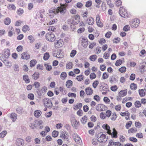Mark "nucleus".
<instances>
[{"instance_id": "15", "label": "nucleus", "mask_w": 146, "mask_h": 146, "mask_svg": "<svg viewBox=\"0 0 146 146\" xmlns=\"http://www.w3.org/2000/svg\"><path fill=\"white\" fill-rule=\"evenodd\" d=\"M82 45L84 48H86L88 45V40L84 38H82Z\"/></svg>"}, {"instance_id": "55", "label": "nucleus", "mask_w": 146, "mask_h": 146, "mask_svg": "<svg viewBox=\"0 0 146 146\" xmlns=\"http://www.w3.org/2000/svg\"><path fill=\"white\" fill-rule=\"evenodd\" d=\"M7 134V132L6 131H3L1 133H0V138H3Z\"/></svg>"}, {"instance_id": "24", "label": "nucleus", "mask_w": 146, "mask_h": 146, "mask_svg": "<svg viewBox=\"0 0 146 146\" xmlns=\"http://www.w3.org/2000/svg\"><path fill=\"white\" fill-rule=\"evenodd\" d=\"M61 137L62 139L68 140V135L66 132H62V133Z\"/></svg>"}, {"instance_id": "42", "label": "nucleus", "mask_w": 146, "mask_h": 146, "mask_svg": "<svg viewBox=\"0 0 146 146\" xmlns=\"http://www.w3.org/2000/svg\"><path fill=\"white\" fill-rule=\"evenodd\" d=\"M36 63V61L35 60H31L30 62V66L31 67H34Z\"/></svg>"}, {"instance_id": "60", "label": "nucleus", "mask_w": 146, "mask_h": 146, "mask_svg": "<svg viewBox=\"0 0 146 146\" xmlns=\"http://www.w3.org/2000/svg\"><path fill=\"white\" fill-rule=\"evenodd\" d=\"M122 63V60H119L116 61L115 64V65L116 66H118L121 65Z\"/></svg>"}, {"instance_id": "63", "label": "nucleus", "mask_w": 146, "mask_h": 146, "mask_svg": "<svg viewBox=\"0 0 146 146\" xmlns=\"http://www.w3.org/2000/svg\"><path fill=\"white\" fill-rule=\"evenodd\" d=\"M106 42V40L104 38H101L99 40V42L101 44L105 43Z\"/></svg>"}, {"instance_id": "20", "label": "nucleus", "mask_w": 146, "mask_h": 146, "mask_svg": "<svg viewBox=\"0 0 146 146\" xmlns=\"http://www.w3.org/2000/svg\"><path fill=\"white\" fill-rule=\"evenodd\" d=\"M87 23L90 25H92L94 23V20L93 18L89 17L86 20Z\"/></svg>"}, {"instance_id": "48", "label": "nucleus", "mask_w": 146, "mask_h": 146, "mask_svg": "<svg viewBox=\"0 0 146 146\" xmlns=\"http://www.w3.org/2000/svg\"><path fill=\"white\" fill-rule=\"evenodd\" d=\"M97 58V56L96 55H93L91 56L90 57V59L91 60L94 61H95Z\"/></svg>"}, {"instance_id": "62", "label": "nucleus", "mask_w": 146, "mask_h": 146, "mask_svg": "<svg viewBox=\"0 0 146 146\" xmlns=\"http://www.w3.org/2000/svg\"><path fill=\"white\" fill-rule=\"evenodd\" d=\"M99 84V82L97 80L94 81L92 84L94 88H96Z\"/></svg>"}, {"instance_id": "23", "label": "nucleus", "mask_w": 146, "mask_h": 146, "mask_svg": "<svg viewBox=\"0 0 146 146\" xmlns=\"http://www.w3.org/2000/svg\"><path fill=\"white\" fill-rule=\"evenodd\" d=\"M41 113L42 112L38 110L35 111L34 113V115L37 118L39 117L41 115Z\"/></svg>"}, {"instance_id": "33", "label": "nucleus", "mask_w": 146, "mask_h": 146, "mask_svg": "<svg viewBox=\"0 0 146 146\" xmlns=\"http://www.w3.org/2000/svg\"><path fill=\"white\" fill-rule=\"evenodd\" d=\"M95 52L97 54H99L101 52V48L100 46L97 47L95 50Z\"/></svg>"}, {"instance_id": "8", "label": "nucleus", "mask_w": 146, "mask_h": 146, "mask_svg": "<svg viewBox=\"0 0 146 146\" xmlns=\"http://www.w3.org/2000/svg\"><path fill=\"white\" fill-rule=\"evenodd\" d=\"M54 56H56L58 58H62L63 57L64 55L61 50L59 49L56 51L53 52Z\"/></svg>"}, {"instance_id": "13", "label": "nucleus", "mask_w": 146, "mask_h": 146, "mask_svg": "<svg viewBox=\"0 0 146 146\" xmlns=\"http://www.w3.org/2000/svg\"><path fill=\"white\" fill-rule=\"evenodd\" d=\"M63 44V42L61 40H59L54 42V45L55 47H60L62 46Z\"/></svg>"}, {"instance_id": "6", "label": "nucleus", "mask_w": 146, "mask_h": 146, "mask_svg": "<svg viewBox=\"0 0 146 146\" xmlns=\"http://www.w3.org/2000/svg\"><path fill=\"white\" fill-rule=\"evenodd\" d=\"M42 102L44 106L48 108H51L52 106V102L49 99L45 98L43 100Z\"/></svg>"}, {"instance_id": "2", "label": "nucleus", "mask_w": 146, "mask_h": 146, "mask_svg": "<svg viewBox=\"0 0 146 146\" xmlns=\"http://www.w3.org/2000/svg\"><path fill=\"white\" fill-rule=\"evenodd\" d=\"M102 127L104 129L106 130L107 131V133L109 135H111L112 137L115 138L117 137V133L114 128L113 129V131L111 133L110 130V127L107 124H103L102 126Z\"/></svg>"}, {"instance_id": "61", "label": "nucleus", "mask_w": 146, "mask_h": 146, "mask_svg": "<svg viewBox=\"0 0 146 146\" xmlns=\"http://www.w3.org/2000/svg\"><path fill=\"white\" fill-rule=\"evenodd\" d=\"M92 4V1H88L86 2L85 6L86 7H89L91 6Z\"/></svg>"}, {"instance_id": "22", "label": "nucleus", "mask_w": 146, "mask_h": 146, "mask_svg": "<svg viewBox=\"0 0 146 146\" xmlns=\"http://www.w3.org/2000/svg\"><path fill=\"white\" fill-rule=\"evenodd\" d=\"M127 91L125 90H121L119 92V96L121 97H123L127 94Z\"/></svg>"}, {"instance_id": "26", "label": "nucleus", "mask_w": 146, "mask_h": 146, "mask_svg": "<svg viewBox=\"0 0 146 146\" xmlns=\"http://www.w3.org/2000/svg\"><path fill=\"white\" fill-rule=\"evenodd\" d=\"M13 68L14 71L16 72H18L19 70V66L17 64H14Z\"/></svg>"}, {"instance_id": "49", "label": "nucleus", "mask_w": 146, "mask_h": 146, "mask_svg": "<svg viewBox=\"0 0 146 146\" xmlns=\"http://www.w3.org/2000/svg\"><path fill=\"white\" fill-rule=\"evenodd\" d=\"M130 88L131 90H135L137 88V86L135 84L132 83L130 85Z\"/></svg>"}, {"instance_id": "38", "label": "nucleus", "mask_w": 146, "mask_h": 146, "mask_svg": "<svg viewBox=\"0 0 146 146\" xmlns=\"http://www.w3.org/2000/svg\"><path fill=\"white\" fill-rule=\"evenodd\" d=\"M28 98L31 100H34V95L33 94L30 93L28 94Z\"/></svg>"}, {"instance_id": "17", "label": "nucleus", "mask_w": 146, "mask_h": 146, "mask_svg": "<svg viewBox=\"0 0 146 146\" xmlns=\"http://www.w3.org/2000/svg\"><path fill=\"white\" fill-rule=\"evenodd\" d=\"M105 106L102 104H100L96 106V109L98 111H103L104 110Z\"/></svg>"}, {"instance_id": "56", "label": "nucleus", "mask_w": 146, "mask_h": 146, "mask_svg": "<svg viewBox=\"0 0 146 146\" xmlns=\"http://www.w3.org/2000/svg\"><path fill=\"white\" fill-rule=\"evenodd\" d=\"M120 114L122 116H126V115H129V113L128 111H126L124 113L121 112Z\"/></svg>"}, {"instance_id": "58", "label": "nucleus", "mask_w": 146, "mask_h": 146, "mask_svg": "<svg viewBox=\"0 0 146 146\" xmlns=\"http://www.w3.org/2000/svg\"><path fill=\"white\" fill-rule=\"evenodd\" d=\"M132 124L131 121H129L125 125V127L127 129H128L131 126Z\"/></svg>"}, {"instance_id": "7", "label": "nucleus", "mask_w": 146, "mask_h": 146, "mask_svg": "<svg viewBox=\"0 0 146 146\" xmlns=\"http://www.w3.org/2000/svg\"><path fill=\"white\" fill-rule=\"evenodd\" d=\"M119 13L120 15L122 17L126 18L128 17V14L127 11L122 7L119 9Z\"/></svg>"}, {"instance_id": "57", "label": "nucleus", "mask_w": 146, "mask_h": 146, "mask_svg": "<svg viewBox=\"0 0 146 146\" xmlns=\"http://www.w3.org/2000/svg\"><path fill=\"white\" fill-rule=\"evenodd\" d=\"M90 78L92 80L96 78V76L95 74L94 73H91L90 75Z\"/></svg>"}, {"instance_id": "40", "label": "nucleus", "mask_w": 146, "mask_h": 146, "mask_svg": "<svg viewBox=\"0 0 146 146\" xmlns=\"http://www.w3.org/2000/svg\"><path fill=\"white\" fill-rule=\"evenodd\" d=\"M72 82L71 80L67 81L66 83V86L68 88H69L70 86H72Z\"/></svg>"}, {"instance_id": "9", "label": "nucleus", "mask_w": 146, "mask_h": 146, "mask_svg": "<svg viewBox=\"0 0 146 146\" xmlns=\"http://www.w3.org/2000/svg\"><path fill=\"white\" fill-rule=\"evenodd\" d=\"M140 23V21L138 19H134L132 21L131 24V27L133 28H135L137 27Z\"/></svg>"}, {"instance_id": "35", "label": "nucleus", "mask_w": 146, "mask_h": 146, "mask_svg": "<svg viewBox=\"0 0 146 146\" xmlns=\"http://www.w3.org/2000/svg\"><path fill=\"white\" fill-rule=\"evenodd\" d=\"M140 71L142 73H143L146 71V66L142 65L140 68Z\"/></svg>"}, {"instance_id": "5", "label": "nucleus", "mask_w": 146, "mask_h": 146, "mask_svg": "<svg viewBox=\"0 0 146 146\" xmlns=\"http://www.w3.org/2000/svg\"><path fill=\"white\" fill-rule=\"evenodd\" d=\"M106 135L102 133H99L97 137V140L100 143H104L107 141Z\"/></svg>"}, {"instance_id": "29", "label": "nucleus", "mask_w": 146, "mask_h": 146, "mask_svg": "<svg viewBox=\"0 0 146 146\" xmlns=\"http://www.w3.org/2000/svg\"><path fill=\"white\" fill-rule=\"evenodd\" d=\"M7 8L10 10H15L16 7L14 5L12 4H9L7 6Z\"/></svg>"}, {"instance_id": "51", "label": "nucleus", "mask_w": 146, "mask_h": 146, "mask_svg": "<svg viewBox=\"0 0 146 146\" xmlns=\"http://www.w3.org/2000/svg\"><path fill=\"white\" fill-rule=\"evenodd\" d=\"M126 69V68L125 67L123 66L119 68V70L121 73H123L125 72Z\"/></svg>"}, {"instance_id": "47", "label": "nucleus", "mask_w": 146, "mask_h": 146, "mask_svg": "<svg viewBox=\"0 0 146 146\" xmlns=\"http://www.w3.org/2000/svg\"><path fill=\"white\" fill-rule=\"evenodd\" d=\"M48 31H51L53 32H55L56 31V29L54 27L50 26L48 27Z\"/></svg>"}, {"instance_id": "3", "label": "nucleus", "mask_w": 146, "mask_h": 146, "mask_svg": "<svg viewBox=\"0 0 146 146\" xmlns=\"http://www.w3.org/2000/svg\"><path fill=\"white\" fill-rule=\"evenodd\" d=\"M10 54V51L9 49L8 48L4 49L2 54H0V60L7 59L9 58Z\"/></svg>"}, {"instance_id": "4", "label": "nucleus", "mask_w": 146, "mask_h": 146, "mask_svg": "<svg viewBox=\"0 0 146 146\" xmlns=\"http://www.w3.org/2000/svg\"><path fill=\"white\" fill-rule=\"evenodd\" d=\"M45 38L46 40L50 42H53L56 39L55 35L50 32L47 33L46 34Z\"/></svg>"}, {"instance_id": "16", "label": "nucleus", "mask_w": 146, "mask_h": 146, "mask_svg": "<svg viewBox=\"0 0 146 146\" xmlns=\"http://www.w3.org/2000/svg\"><path fill=\"white\" fill-rule=\"evenodd\" d=\"M21 58L23 59L27 60L30 58V55L27 53L23 52L21 55Z\"/></svg>"}, {"instance_id": "41", "label": "nucleus", "mask_w": 146, "mask_h": 146, "mask_svg": "<svg viewBox=\"0 0 146 146\" xmlns=\"http://www.w3.org/2000/svg\"><path fill=\"white\" fill-rule=\"evenodd\" d=\"M117 116L115 113H113L111 117V119L112 121H115L117 118Z\"/></svg>"}, {"instance_id": "39", "label": "nucleus", "mask_w": 146, "mask_h": 146, "mask_svg": "<svg viewBox=\"0 0 146 146\" xmlns=\"http://www.w3.org/2000/svg\"><path fill=\"white\" fill-rule=\"evenodd\" d=\"M67 74L65 72H62L60 75V78L62 80H64L66 78Z\"/></svg>"}, {"instance_id": "27", "label": "nucleus", "mask_w": 146, "mask_h": 146, "mask_svg": "<svg viewBox=\"0 0 146 146\" xmlns=\"http://www.w3.org/2000/svg\"><path fill=\"white\" fill-rule=\"evenodd\" d=\"M23 79L26 83H29L30 82V80L28 78V76L26 75H24L23 77Z\"/></svg>"}, {"instance_id": "37", "label": "nucleus", "mask_w": 146, "mask_h": 146, "mask_svg": "<svg viewBox=\"0 0 146 146\" xmlns=\"http://www.w3.org/2000/svg\"><path fill=\"white\" fill-rule=\"evenodd\" d=\"M28 38L30 41L31 43H33L35 40L34 37L32 35H30L28 37Z\"/></svg>"}, {"instance_id": "34", "label": "nucleus", "mask_w": 146, "mask_h": 146, "mask_svg": "<svg viewBox=\"0 0 146 146\" xmlns=\"http://www.w3.org/2000/svg\"><path fill=\"white\" fill-rule=\"evenodd\" d=\"M29 28L27 25H24L23 28V31L24 32H26L27 31H29Z\"/></svg>"}, {"instance_id": "1", "label": "nucleus", "mask_w": 146, "mask_h": 146, "mask_svg": "<svg viewBox=\"0 0 146 146\" xmlns=\"http://www.w3.org/2000/svg\"><path fill=\"white\" fill-rule=\"evenodd\" d=\"M66 11V9L64 6H61L60 7H58L56 9H51L49 10V12L50 13V18H52L54 15L60 12V13L63 14Z\"/></svg>"}, {"instance_id": "44", "label": "nucleus", "mask_w": 146, "mask_h": 146, "mask_svg": "<svg viewBox=\"0 0 146 146\" xmlns=\"http://www.w3.org/2000/svg\"><path fill=\"white\" fill-rule=\"evenodd\" d=\"M82 106V104L81 103L78 104L74 106L75 108H74V109L76 110V109H80L81 108Z\"/></svg>"}, {"instance_id": "28", "label": "nucleus", "mask_w": 146, "mask_h": 146, "mask_svg": "<svg viewBox=\"0 0 146 146\" xmlns=\"http://www.w3.org/2000/svg\"><path fill=\"white\" fill-rule=\"evenodd\" d=\"M39 74L38 72H35L33 75V79L35 80H37L39 77Z\"/></svg>"}, {"instance_id": "52", "label": "nucleus", "mask_w": 146, "mask_h": 146, "mask_svg": "<svg viewBox=\"0 0 146 146\" xmlns=\"http://www.w3.org/2000/svg\"><path fill=\"white\" fill-rule=\"evenodd\" d=\"M135 106L137 108H139L141 106V104L139 101H136L135 103Z\"/></svg>"}, {"instance_id": "11", "label": "nucleus", "mask_w": 146, "mask_h": 146, "mask_svg": "<svg viewBox=\"0 0 146 146\" xmlns=\"http://www.w3.org/2000/svg\"><path fill=\"white\" fill-rule=\"evenodd\" d=\"M71 123L72 126L75 128H76L78 125L79 121H77L75 117H72L71 120Z\"/></svg>"}, {"instance_id": "25", "label": "nucleus", "mask_w": 146, "mask_h": 146, "mask_svg": "<svg viewBox=\"0 0 146 146\" xmlns=\"http://www.w3.org/2000/svg\"><path fill=\"white\" fill-rule=\"evenodd\" d=\"M9 30L8 35L9 36H11L13 35V32L14 31V29L12 26H9Z\"/></svg>"}, {"instance_id": "18", "label": "nucleus", "mask_w": 146, "mask_h": 146, "mask_svg": "<svg viewBox=\"0 0 146 146\" xmlns=\"http://www.w3.org/2000/svg\"><path fill=\"white\" fill-rule=\"evenodd\" d=\"M85 92L87 95H90L93 93V90L91 88L88 87L86 88Z\"/></svg>"}, {"instance_id": "19", "label": "nucleus", "mask_w": 146, "mask_h": 146, "mask_svg": "<svg viewBox=\"0 0 146 146\" xmlns=\"http://www.w3.org/2000/svg\"><path fill=\"white\" fill-rule=\"evenodd\" d=\"M24 144V141L21 139H18L17 140V145L19 146H23Z\"/></svg>"}, {"instance_id": "59", "label": "nucleus", "mask_w": 146, "mask_h": 146, "mask_svg": "<svg viewBox=\"0 0 146 146\" xmlns=\"http://www.w3.org/2000/svg\"><path fill=\"white\" fill-rule=\"evenodd\" d=\"M33 86H35V88H37L39 87L40 86V84L38 82H35L33 84Z\"/></svg>"}, {"instance_id": "43", "label": "nucleus", "mask_w": 146, "mask_h": 146, "mask_svg": "<svg viewBox=\"0 0 146 146\" xmlns=\"http://www.w3.org/2000/svg\"><path fill=\"white\" fill-rule=\"evenodd\" d=\"M4 22L5 25H8L11 22V20L9 18H7L5 19Z\"/></svg>"}, {"instance_id": "32", "label": "nucleus", "mask_w": 146, "mask_h": 146, "mask_svg": "<svg viewBox=\"0 0 146 146\" xmlns=\"http://www.w3.org/2000/svg\"><path fill=\"white\" fill-rule=\"evenodd\" d=\"M137 131V129L135 128H132L129 129L128 131L129 133H135Z\"/></svg>"}, {"instance_id": "31", "label": "nucleus", "mask_w": 146, "mask_h": 146, "mask_svg": "<svg viewBox=\"0 0 146 146\" xmlns=\"http://www.w3.org/2000/svg\"><path fill=\"white\" fill-rule=\"evenodd\" d=\"M50 55L49 53L48 52H46L44 54L43 58L44 60H46L48 59Z\"/></svg>"}, {"instance_id": "54", "label": "nucleus", "mask_w": 146, "mask_h": 146, "mask_svg": "<svg viewBox=\"0 0 146 146\" xmlns=\"http://www.w3.org/2000/svg\"><path fill=\"white\" fill-rule=\"evenodd\" d=\"M84 76L82 75H79L77 76L76 79L79 81H81L83 79Z\"/></svg>"}, {"instance_id": "21", "label": "nucleus", "mask_w": 146, "mask_h": 146, "mask_svg": "<svg viewBox=\"0 0 146 146\" xmlns=\"http://www.w3.org/2000/svg\"><path fill=\"white\" fill-rule=\"evenodd\" d=\"M16 112L19 114H22L24 112V111L22 108L18 107L16 109Z\"/></svg>"}, {"instance_id": "14", "label": "nucleus", "mask_w": 146, "mask_h": 146, "mask_svg": "<svg viewBox=\"0 0 146 146\" xmlns=\"http://www.w3.org/2000/svg\"><path fill=\"white\" fill-rule=\"evenodd\" d=\"M10 117L12 119V121L15 122L17 119V114L15 113H12L10 114Z\"/></svg>"}, {"instance_id": "46", "label": "nucleus", "mask_w": 146, "mask_h": 146, "mask_svg": "<svg viewBox=\"0 0 146 146\" xmlns=\"http://www.w3.org/2000/svg\"><path fill=\"white\" fill-rule=\"evenodd\" d=\"M109 74L106 72H104L102 75V78L104 79H106L108 78Z\"/></svg>"}, {"instance_id": "50", "label": "nucleus", "mask_w": 146, "mask_h": 146, "mask_svg": "<svg viewBox=\"0 0 146 146\" xmlns=\"http://www.w3.org/2000/svg\"><path fill=\"white\" fill-rule=\"evenodd\" d=\"M58 131H54L52 132V136L54 137H56L58 136Z\"/></svg>"}, {"instance_id": "12", "label": "nucleus", "mask_w": 146, "mask_h": 146, "mask_svg": "<svg viewBox=\"0 0 146 146\" xmlns=\"http://www.w3.org/2000/svg\"><path fill=\"white\" fill-rule=\"evenodd\" d=\"M1 60L3 62L5 66L7 68H10L12 66V65L11 62H9V61L7 60V59Z\"/></svg>"}, {"instance_id": "10", "label": "nucleus", "mask_w": 146, "mask_h": 146, "mask_svg": "<svg viewBox=\"0 0 146 146\" xmlns=\"http://www.w3.org/2000/svg\"><path fill=\"white\" fill-rule=\"evenodd\" d=\"M73 139L78 144H80L82 142V140L79 135L76 133H74L72 135Z\"/></svg>"}, {"instance_id": "64", "label": "nucleus", "mask_w": 146, "mask_h": 146, "mask_svg": "<svg viewBox=\"0 0 146 146\" xmlns=\"http://www.w3.org/2000/svg\"><path fill=\"white\" fill-rule=\"evenodd\" d=\"M109 57V53L107 52H105L104 54L103 57L106 59H107Z\"/></svg>"}, {"instance_id": "53", "label": "nucleus", "mask_w": 146, "mask_h": 146, "mask_svg": "<svg viewBox=\"0 0 146 146\" xmlns=\"http://www.w3.org/2000/svg\"><path fill=\"white\" fill-rule=\"evenodd\" d=\"M72 63L69 62L66 64V68L68 69H70L72 68Z\"/></svg>"}, {"instance_id": "30", "label": "nucleus", "mask_w": 146, "mask_h": 146, "mask_svg": "<svg viewBox=\"0 0 146 146\" xmlns=\"http://www.w3.org/2000/svg\"><path fill=\"white\" fill-rule=\"evenodd\" d=\"M87 117L86 116H84L81 119V121L82 123L83 124H85L87 122Z\"/></svg>"}, {"instance_id": "45", "label": "nucleus", "mask_w": 146, "mask_h": 146, "mask_svg": "<svg viewBox=\"0 0 146 146\" xmlns=\"http://www.w3.org/2000/svg\"><path fill=\"white\" fill-rule=\"evenodd\" d=\"M76 50H72L70 53V56L71 57L73 58L76 55Z\"/></svg>"}, {"instance_id": "36", "label": "nucleus", "mask_w": 146, "mask_h": 146, "mask_svg": "<svg viewBox=\"0 0 146 146\" xmlns=\"http://www.w3.org/2000/svg\"><path fill=\"white\" fill-rule=\"evenodd\" d=\"M139 93L141 96H144L145 95V92L143 89L139 90Z\"/></svg>"}]
</instances>
